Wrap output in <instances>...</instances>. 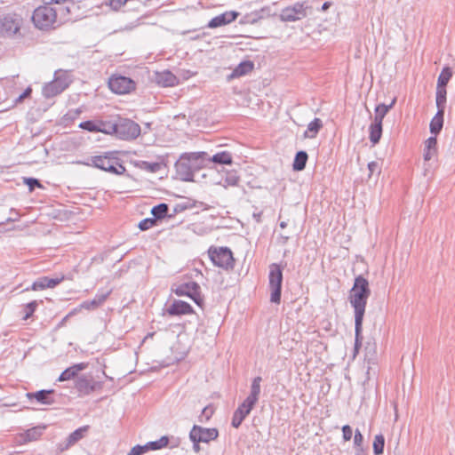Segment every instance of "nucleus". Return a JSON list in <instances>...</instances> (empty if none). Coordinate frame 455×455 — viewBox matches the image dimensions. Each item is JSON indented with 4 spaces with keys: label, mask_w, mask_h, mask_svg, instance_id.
I'll list each match as a JSON object with an SVG mask.
<instances>
[{
    "label": "nucleus",
    "mask_w": 455,
    "mask_h": 455,
    "mask_svg": "<svg viewBox=\"0 0 455 455\" xmlns=\"http://www.w3.org/2000/svg\"><path fill=\"white\" fill-rule=\"evenodd\" d=\"M371 295L369 282L363 275L355 278L354 285L349 291L348 299L355 312V354L363 343V322L367 300Z\"/></svg>",
    "instance_id": "nucleus-1"
},
{
    "label": "nucleus",
    "mask_w": 455,
    "mask_h": 455,
    "mask_svg": "<svg viewBox=\"0 0 455 455\" xmlns=\"http://www.w3.org/2000/svg\"><path fill=\"white\" fill-rule=\"evenodd\" d=\"M207 152L183 153L175 163L177 175L183 181H194L195 172L206 166Z\"/></svg>",
    "instance_id": "nucleus-2"
},
{
    "label": "nucleus",
    "mask_w": 455,
    "mask_h": 455,
    "mask_svg": "<svg viewBox=\"0 0 455 455\" xmlns=\"http://www.w3.org/2000/svg\"><path fill=\"white\" fill-rule=\"evenodd\" d=\"M86 166H92L115 175H122L126 172L125 167L116 156V152L108 151L103 155L91 156L86 162H79Z\"/></svg>",
    "instance_id": "nucleus-3"
},
{
    "label": "nucleus",
    "mask_w": 455,
    "mask_h": 455,
    "mask_svg": "<svg viewBox=\"0 0 455 455\" xmlns=\"http://www.w3.org/2000/svg\"><path fill=\"white\" fill-rule=\"evenodd\" d=\"M34 25L42 30L53 28L57 22V12L53 6L43 4L35 9L32 15Z\"/></svg>",
    "instance_id": "nucleus-4"
},
{
    "label": "nucleus",
    "mask_w": 455,
    "mask_h": 455,
    "mask_svg": "<svg viewBox=\"0 0 455 455\" xmlns=\"http://www.w3.org/2000/svg\"><path fill=\"white\" fill-rule=\"evenodd\" d=\"M23 19L20 15L10 12L0 15V37L13 38L20 34Z\"/></svg>",
    "instance_id": "nucleus-5"
},
{
    "label": "nucleus",
    "mask_w": 455,
    "mask_h": 455,
    "mask_svg": "<svg viewBox=\"0 0 455 455\" xmlns=\"http://www.w3.org/2000/svg\"><path fill=\"white\" fill-rule=\"evenodd\" d=\"M283 269L279 264L272 263L269 266L268 285L270 289V301L279 304L282 295Z\"/></svg>",
    "instance_id": "nucleus-6"
},
{
    "label": "nucleus",
    "mask_w": 455,
    "mask_h": 455,
    "mask_svg": "<svg viewBox=\"0 0 455 455\" xmlns=\"http://www.w3.org/2000/svg\"><path fill=\"white\" fill-rule=\"evenodd\" d=\"M209 257L212 263L225 270H232L235 267L233 252L228 247H210Z\"/></svg>",
    "instance_id": "nucleus-7"
},
{
    "label": "nucleus",
    "mask_w": 455,
    "mask_h": 455,
    "mask_svg": "<svg viewBox=\"0 0 455 455\" xmlns=\"http://www.w3.org/2000/svg\"><path fill=\"white\" fill-rule=\"evenodd\" d=\"M140 126L131 119L119 117L116 121V137L120 140H135L140 136Z\"/></svg>",
    "instance_id": "nucleus-8"
},
{
    "label": "nucleus",
    "mask_w": 455,
    "mask_h": 455,
    "mask_svg": "<svg viewBox=\"0 0 455 455\" xmlns=\"http://www.w3.org/2000/svg\"><path fill=\"white\" fill-rule=\"evenodd\" d=\"M177 296H187L190 298L198 307H203L204 297L201 294V287L195 281L180 283L172 288Z\"/></svg>",
    "instance_id": "nucleus-9"
},
{
    "label": "nucleus",
    "mask_w": 455,
    "mask_h": 455,
    "mask_svg": "<svg viewBox=\"0 0 455 455\" xmlns=\"http://www.w3.org/2000/svg\"><path fill=\"white\" fill-rule=\"evenodd\" d=\"M310 6L307 1L297 2L293 5L282 9L279 15L280 20L284 22H294L307 16V10Z\"/></svg>",
    "instance_id": "nucleus-10"
},
{
    "label": "nucleus",
    "mask_w": 455,
    "mask_h": 455,
    "mask_svg": "<svg viewBox=\"0 0 455 455\" xmlns=\"http://www.w3.org/2000/svg\"><path fill=\"white\" fill-rule=\"evenodd\" d=\"M108 87L116 94H125L135 89V82L124 76L113 75L108 79Z\"/></svg>",
    "instance_id": "nucleus-11"
},
{
    "label": "nucleus",
    "mask_w": 455,
    "mask_h": 455,
    "mask_svg": "<svg viewBox=\"0 0 455 455\" xmlns=\"http://www.w3.org/2000/svg\"><path fill=\"white\" fill-rule=\"evenodd\" d=\"M75 387L81 394L89 395L100 389L102 383L95 381L92 376L82 375L76 379Z\"/></svg>",
    "instance_id": "nucleus-12"
},
{
    "label": "nucleus",
    "mask_w": 455,
    "mask_h": 455,
    "mask_svg": "<svg viewBox=\"0 0 455 455\" xmlns=\"http://www.w3.org/2000/svg\"><path fill=\"white\" fill-rule=\"evenodd\" d=\"M189 433L191 435L197 438V442L201 443H209L210 441L217 439L219 436L217 428H205L197 425H194Z\"/></svg>",
    "instance_id": "nucleus-13"
},
{
    "label": "nucleus",
    "mask_w": 455,
    "mask_h": 455,
    "mask_svg": "<svg viewBox=\"0 0 455 455\" xmlns=\"http://www.w3.org/2000/svg\"><path fill=\"white\" fill-rule=\"evenodd\" d=\"M88 429L89 426H84L73 431L71 434L68 435V436L66 438L64 442L60 443L58 444V451L60 452H63L68 450L71 446L76 444L77 442H79L85 436V434L87 433Z\"/></svg>",
    "instance_id": "nucleus-14"
},
{
    "label": "nucleus",
    "mask_w": 455,
    "mask_h": 455,
    "mask_svg": "<svg viewBox=\"0 0 455 455\" xmlns=\"http://www.w3.org/2000/svg\"><path fill=\"white\" fill-rule=\"evenodd\" d=\"M238 16H239V12L236 11L225 12L212 18L209 21L207 27L210 28H215L228 25V24L231 23L232 21L235 20Z\"/></svg>",
    "instance_id": "nucleus-15"
},
{
    "label": "nucleus",
    "mask_w": 455,
    "mask_h": 455,
    "mask_svg": "<svg viewBox=\"0 0 455 455\" xmlns=\"http://www.w3.org/2000/svg\"><path fill=\"white\" fill-rule=\"evenodd\" d=\"M53 394V389H42L36 392L27 393L26 395L29 400L36 399L40 404L52 405L55 403L52 396Z\"/></svg>",
    "instance_id": "nucleus-16"
},
{
    "label": "nucleus",
    "mask_w": 455,
    "mask_h": 455,
    "mask_svg": "<svg viewBox=\"0 0 455 455\" xmlns=\"http://www.w3.org/2000/svg\"><path fill=\"white\" fill-rule=\"evenodd\" d=\"M63 280V276L60 278H50L48 276H43L36 279L31 285L30 288H27L26 291H39L46 288H54Z\"/></svg>",
    "instance_id": "nucleus-17"
},
{
    "label": "nucleus",
    "mask_w": 455,
    "mask_h": 455,
    "mask_svg": "<svg viewBox=\"0 0 455 455\" xmlns=\"http://www.w3.org/2000/svg\"><path fill=\"white\" fill-rule=\"evenodd\" d=\"M194 312L192 306L183 300H174L168 307L167 313L170 315H188Z\"/></svg>",
    "instance_id": "nucleus-18"
},
{
    "label": "nucleus",
    "mask_w": 455,
    "mask_h": 455,
    "mask_svg": "<svg viewBox=\"0 0 455 455\" xmlns=\"http://www.w3.org/2000/svg\"><path fill=\"white\" fill-rule=\"evenodd\" d=\"M110 292L111 291H98L92 299L84 301L80 304L79 307L87 310H94L105 302Z\"/></svg>",
    "instance_id": "nucleus-19"
},
{
    "label": "nucleus",
    "mask_w": 455,
    "mask_h": 455,
    "mask_svg": "<svg viewBox=\"0 0 455 455\" xmlns=\"http://www.w3.org/2000/svg\"><path fill=\"white\" fill-rule=\"evenodd\" d=\"M87 366L88 363H79L73 364L61 372L58 378V381L62 382L75 379L78 375V372L85 370Z\"/></svg>",
    "instance_id": "nucleus-20"
},
{
    "label": "nucleus",
    "mask_w": 455,
    "mask_h": 455,
    "mask_svg": "<svg viewBox=\"0 0 455 455\" xmlns=\"http://www.w3.org/2000/svg\"><path fill=\"white\" fill-rule=\"evenodd\" d=\"M156 81L158 84L164 87H172L179 84L177 76L169 70L157 72L156 74Z\"/></svg>",
    "instance_id": "nucleus-21"
},
{
    "label": "nucleus",
    "mask_w": 455,
    "mask_h": 455,
    "mask_svg": "<svg viewBox=\"0 0 455 455\" xmlns=\"http://www.w3.org/2000/svg\"><path fill=\"white\" fill-rule=\"evenodd\" d=\"M214 163L216 164H227L230 165L233 163V156L229 151H220L210 156L207 153L206 164Z\"/></svg>",
    "instance_id": "nucleus-22"
},
{
    "label": "nucleus",
    "mask_w": 455,
    "mask_h": 455,
    "mask_svg": "<svg viewBox=\"0 0 455 455\" xmlns=\"http://www.w3.org/2000/svg\"><path fill=\"white\" fill-rule=\"evenodd\" d=\"M240 177L237 174L236 171L231 170L224 172V175L221 176L220 180L216 181L215 183L224 188H228L237 186Z\"/></svg>",
    "instance_id": "nucleus-23"
},
{
    "label": "nucleus",
    "mask_w": 455,
    "mask_h": 455,
    "mask_svg": "<svg viewBox=\"0 0 455 455\" xmlns=\"http://www.w3.org/2000/svg\"><path fill=\"white\" fill-rule=\"evenodd\" d=\"M396 102V98L395 97L390 104L386 105L384 103H379L375 107V116L373 118L374 123L382 124L383 119L385 116L387 114V112L394 108L395 104Z\"/></svg>",
    "instance_id": "nucleus-24"
},
{
    "label": "nucleus",
    "mask_w": 455,
    "mask_h": 455,
    "mask_svg": "<svg viewBox=\"0 0 455 455\" xmlns=\"http://www.w3.org/2000/svg\"><path fill=\"white\" fill-rule=\"evenodd\" d=\"M443 109H437L435 116L432 118L429 128L430 132L434 135H437L443 129Z\"/></svg>",
    "instance_id": "nucleus-25"
},
{
    "label": "nucleus",
    "mask_w": 455,
    "mask_h": 455,
    "mask_svg": "<svg viewBox=\"0 0 455 455\" xmlns=\"http://www.w3.org/2000/svg\"><path fill=\"white\" fill-rule=\"evenodd\" d=\"M254 68V64L251 60H244L239 63L235 68L232 71L230 77H240L243 76H245L249 74L251 71H252Z\"/></svg>",
    "instance_id": "nucleus-26"
},
{
    "label": "nucleus",
    "mask_w": 455,
    "mask_h": 455,
    "mask_svg": "<svg viewBox=\"0 0 455 455\" xmlns=\"http://www.w3.org/2000/svg\"><path fill=\"white\" fill-rule=\"evenodd\" d=\"M261 377L258 376V377H255L253 379H252V382H251V390H250V394L249 395L245 398L246 400H248L249 402L256 404L258 400H259V394H260V383H261Z\"/></svg>",
    "instance_id": "nucleus-27"
},
{
    "label": "nucleus",
    "mask_w": 455,
    "mask_h": 455,
    "mask_svg": "<svg viewBox=\"0 0 455 455\" xmlns=\"http://www.w3.org/2000/svg\"><path fill=\"white\" fill-rule=\"evenodd\" d=\"M64 91L63 87L58 84L54 80L43 87V94L45 98H52Z\"/></svg>",
    "instance_id": "nucleus-28"
},
{
    "label": "nucleus",
    "mask_w": 455,
    "mask_h": 455,
    "mask_svg": "<svg viewBox=\"0 0 455 455\" xmlns=\"http://www.w3.org/2000/svg\"><path fill=\"white\" fill-rule=\"evenodd\" d=\"M308 159L307 153L304 150L298 151L295 155L292 169L297 172L303 171Z\"/></svg>",
    "instance_id": "nucleus-29"
},
{
    "label": "nucleus",
    "mask_w": 455,
    "mask_h": 455,
    "mask_svg": "<svg viewBox=\"0 0 455 455\" xmlns=\"http://www.w3.org/2000/svg\"><path fill=\"white\" fill-rule=\"evenodd\" d=\"M322 127H323L322 120L317 117L314 118V120L308 124L307 128L304 132V137L310 138V139L315 138Z\"/></svg>",
    "instance_id": "nucleus-30"
},
{
    "label": "nucleus",
    "mask_w": 455,
    "mask_h": 455,
    "mask_svg": "<svg viewBox=\"0 0 455 455\" xmlns=\"http://www.w3.org/2000/svg\"><path fill=\"white\" fill-rule=\"evenodd\" d=\"M370 132V141L372 145H376L379 142L382 136V124L372 122L369 127Z\"/></svg>",
    "instance_id": "nucleus-31"
},
{
    "label": "nucleus",
    "mask_w": 455,
    "mask_h": 455,
    "mask_svg": "<svg viewBox=\"0 0 455 455\" xmlns=\"http://www.w3.org/2000/svg\"><path fill=\"white\" fill-rule=\"evenodd\" d=\"M67 5L53 6L57 12V22L62 23L68 20V14L70 12V5L74 6L73 2H68Z\"/></svg>",
    "instance_id": "nucleus-32"
},
{
    "label": "nucleus",
    "mask_w": 455,
    "mask_h": 455,
    "mask_svg": "<svg viewBox=\"0 0 455 455\" xmlns=\"http://www.w3.org/2000/svg\"><path fill=\"white\" fill-rule=\"evenodd\" d=\"M67 5L53 6L57 12V22L62 23L68 20V14L70 12V5L74 6L73 2H68Z\"/></svg>",
    "instance_id": "nucleus-33"
},
{
    "label": "nucleus",
    "mask_w": 455,
    "mask_h": 455,
    "mask_svg": "<svg viewBox=\"0 0 455 455\" xmlns=\"http://www.w3.org/2000/svg\"><path fill=\"white\" fill-rule=\"evenodd\" d=\"M135 166L148 172H157L161 170L162 164L157 162L137 161Z\"/></svg>",
    "instance_id": "nucleus-34"
},
{
    "label": "nucleus",
    "mask_w": 455,
    "mask_h": 455,
    "mask_svg": "<svg viewBox=\"0 0 455 455\" xmlns=\"http://www.w3.org/2000/svg\"><path fill=\"white\" fill-rule=\"evenodd\" d=\"M168 204L164 203H161L157 205H155L151 209V214L156 220L164 219L168 213Z\"/></svg>",
    "instance_id": "nucleus-35"
},
{
    "label": "nucleus",
    "mask_w": 455,
    "mask_h": 455,
    "mask_svg": "<svg viewBox=\"0 0 455 455\" xmlns=\"http://www.w3.org/2000/svg\"><path fill=\"white\" fill-rule=\"evenodd\" d=\"M170 443V438L166 435L162 436L156 441H151L147 443L148 451H156L162 448L167 447Z\"/></svg>",
    "instance_id": "nucleus-36"
},
{
    "label": "nucleus",
    "mask_w": 455,
    "mask_h": 455,
    "mask_svg": "<svg viewBox=\"0 0 455 455\" xmlns=\"http://www.w3.org/2000/svg\"><path fill=\"white\" fill-rule=\"evenodd\" d=\"M452 76V70L450 67H444L437 79V84L436 86L441 87H446L447 84L451 80Z\"/></svg>",
    "instance_id": "nucleus-37"
},
{
    "label": "nucleus",
    "mask_w": 455,
    "mask_h": 455,
    "mask_svg": "<svg viewBox=\"0 0 455 455\" xmlns=\"http://www.w3.org/2000/svg\"><path fill=\"white\" fill-rule=\"evenodd\" d=\"M446 87H439L436 86V92H435V104L437 107V109H445V103H446Z\"/></svg>",
    "instance_id": "nucleus-38"
},
{
    "label": "nucleus",
    "mask_w": 455,
    "mask_h": 455,
    "mask_svg": "<svg viewBox=\"0 0 455 455\" xmlns=\"http://www.w3.org/2000/svg\"><path fill=\"white\" fill-rule=\"evenodd\" d=\"M255 405L256 404L245 399L235 411V413H236L238 416L242 417L244 419L251 413V410L254 408Z\"/></svg>",
    "instance_id": "nucleus-39"
},
{
    "label": "nucleus",
    "mask_w": 455,
    "mask_h": 455,
    "mask_svg": "<svg viewBox=\"0 0 455 455\" xmlns=\"http://www.w3.org/2000/svg\"><path fill=\"white\" fill-rule=\"evenodd\" d=\"M45 427H35L28 429L24 434V439L26 442H32L37 440L43 434Z\"/></svg>",
    "instance_id": "nucleus-40"
},
{
    "label": "nucleus",
    "mask_w": 455,
    "mask_h": 455,
    "mask_svg": "<svg viewBox=\"0 0 455 455\" xmlns=\"http://www.w3.org/2000/svg\"><path fill=\"white\" fill-rule=\"evenodd\" d=\"M372 446L373 453L375 455H381L384 452L385 446L384 435L381 434L375 435Z\"/></svg>",
    "instance_id": "nucleus-41"
},
{
    "label": "nucleus",
    "mask_w": 455,
    "mask_h": 455,
    "mask_svg": "<svg viewBox=\"0 0 455 455\" xmlns=\"http://www.w3.org/2000/svg\"><path fill=\"white\" fill-rule=\"evenodd\" d=\"M39 303H43V300H40L39 302L37 300H32L24 306L23 320H28V318H30L33 315V314L36 310Z\"/></svg>",
    "instance_id": "nucleus-42"
},
{
    "label": "nucleus",
    "mask_w": 455,
    "mask_h": 455,
    "mask_svg": "<svg viewBox=\"0 0 455 455\" xmlns=\"http://www.w3.org/2000/svg\"><path fill=\"white\" fill-rule=\"evenodd\" d=\"M53 80L58 83V84L62 86L64 90L68 87L70 83L68 74L66 72H62L61 70L55 72Z\"/></svg>",
    "instance_id": "nucleus-43"
},
{
    "label": "nucleus",
    "mask_w": 455,
    "mask_h": 455,
    "mask_svg": "<svg viewBox=\"0 0 455 455\" xmlns=\"http://www.w3.org/2000/svg\"><path fill=\"white\" fill-rule=\"evenodd\" d=\"M99 127L100 128L99 132H103L106 134H116V122H103L99 121Z\"/></svg>",
    "instance_id": "nucleus-44"
},
{
    "label": "nucleus",
    "mask_w": 455,
    "mask_h": 455,
    "mask_svg": "<svg viewBox=\"0 0 455 455\" xmlns=\"http://www.w3.org/2000/svg\"><path fill=\"white\" fill-rule=\"evenodd\" d=\"M79 127L90 132H99L100 130V128L99 127V122L92 120H87L80 123Z\"/></svg>",
    "instance_id": "nucleus-45"
},
{
    "label": "nucleus",
    "mask_w": 455,
    "mask_h": 455,
    "mask_svg": "<svg viewBox=\"0 0 455 455\" xmlns=\"http://www.w3.org/2000/svg\"><path fill=\"white\" fill-rule=\"evenodd\" d=\"M213 413H214V407L212 404L205 406L202 410V413L199 416V421L200 422L208 421L212 417Z\"/></svg>",
    "instance_id": "nucleus-46"
},
{
    "label": "nucleus",
    "mask_w": 455,
    "mask_h": 455,
    "mask_svg": "<svg viewBox=\"0 0 455 455\" xmlns=\"http://www.w3.org/2000/svg\"><path fill=\"white\" fill-rule=\"evenodd\" d=\"M156 224V220L154 218H146L139 222L138 228L141 231H146L154 227Z\"/></svg>",
    "instance_id": "nucleus-47"
},
{
    "label": "nucleus",
    "mask_w": 455,
    "mask_h": 455,
    "mask_svg": "<svg viewBox=\"0 0 455 455\" xmlns=\"http://www.w3.org/2000/svg\"><path fill=\"white\" fill-rule=\"evenodd\" d=\"M365 358L368 359V361H374L376 359V345L367 343L365 347Z\"/></svg>",
    "instance_id": "nucleus-48"
},
{
    "label": "nucleus",
    "mask_w": 455,
    "mask_h": 455,
    "mask_svg": "<svg viewBox=\"0 0 455 455\" xmlns=\"http://www.w3.org/2000/svg\"><path fill=\"white\" fill-rule=\"evenodd\" d=\"M24 183L28 187L30 192L36 188H42L39 180L36 178H24Z\"/></svg>",
    "instance_id": "nucleus-49"
},
{
    "label": "nucleus",
    "mask_w": 455,
    "mask_h": 455,
    "mask_svg": "<svg viewBox=\"0 0 455 455\" xmlns=\"http://www.w3.org/2000/svg\"><path fill=\"white\" fill-rule=\"evenodd\" d=\"M363 435H362L360 430L357 428L355 431L354 445L356 449H361V448H363Z\"/></svg>",
    "instance_id": "nucleus-50"
},
{
    "label": "nucleus",
    "mask_w": 455,
    "mask_h": 455,
    "mask_svg": "<svg viewBox=\"0 0 455 455\" xmlns=\"http://www.w3.org/2000/svg\"><path fill=\"white\" fill-rule=\"evenodd\" d=\"M148 451L147 448V444L145 445H136L132 448L128 455H142L145 452Z\"/></svg>",
    "instance_id": "nucleus-51"
},
{
    "label": "nucleus",
    "mask_w": 455,
    "mask_h": 455,
    "mask_svg": "<svg viewBox=\"0 0 455 455\" xmlns=\"http://www.w3.org/2000/svg\"><path fill=\"white\" fill-rule=\"evenodd\" d=\"M368 170H369V178L371 177V175H373V173L377 172V174L379 175L380 173V168H379V163L376 162V161H371L368 164Z\"/></svg>",
    "instance_id": "nucleus-52"
},
{
    "label": "nucleus",
    "mask_w": 455,
    "mask_h": 455,
    "mask_svg": "<svg viewBox=\"0 0 455 455\" xmlns=\"http://www.w3.org/2000/svg\"><path fill=\"white\" fill-rule=\"evenodd\" d=\"M194 204H191L190 203H181V204H177L174 208H173V212L174 213H180L187 209H191L193 208Z\"/></svg>",
    "instance_id": "nucleus-53"
},
{
    "label": "nucleus",
    "mask_w": 455,
    "mask_h": 455,
    "mask_svg": "<svg viewBox=\"0 0 455 455\" xmlns=\"http://www.w3.org/2000/svg\"><path fill=\"white\" fill-rule=\"evenodd\" d=\"M353 435L352 427L349 425L342 427V436L345 441H350Z\"/></svg>",
    "instance_id": "nucleus-54"
},
{
    "label": "nucleus",
    "mask_w": 455,
    "mask_h": 455,
    "mask_svg": "<svg viewBox=\"0 0 455 455\" xmlns=\"http://www.w3.org/2000/svg\"><path fill=\"white\" fill-rule=\"evenodd\" d=\"M437 140L435 137H429L425 142V148L436 150Z\"/></svg>",
    "instance_id": "nucleus-55"
},
{
    "label": "nucleus",
    "mask_w": 455,
    "mask_h": 455,
    "mask_svg": "<svg viewBox=\"0 0 455 455\" xmlns=\"http://www.w3.org/2000/svg\"><path fill=\"white\" fill-rule=\"evenodd\" d=\"M243 421V419L234 412L233 417H232V421H231L232 427L235 428H238L241 426Z\"/></svg>",
    "instance_id": "nucleus-56"
},
{
    "label": "nucleus",
    "mask_w": 455,
    "mask_h": 455,
    "mask_svg": "<svg viewBox=\"0 0 455 455\" xmlns=\"http://www.w3.org/2000/svg\"><path fill=\"white\" fill-rule=\"evenodd\" d=\"M43 4H48L51 6H60L61 4H65L68 2V0H42Z\"/></svg>",
    "instance_id": "nucleus-57"
},
{
    "label": "nucleus",
    "mask_w": 455,
    "mask_h": 455,
    "mask_svg": "<svg viewBox=\"0 0 455 455\" xmlns=\"http://www.w3.org/2000/svg\"><path fill=\"white\" fill-rule=\"evenodd\" d=\"M435 154H436V150L425 148L424 149V160L425 161L431 160Z\"/></svg>",
    "instance_id": "nucleus-58"
},
{
    "label": "nucleus",
    "mask_w": 455,
    "mask_h": 455,
    "mask_svg": "<svg viewBox=\"0 0 455 455\" xmlns=\"http://www.w3.org/2000/svg\"><path fill=\"white\" fill-rule=\"evenodd\" d=\"M189 439H190V440H191V442L193 443V450H194V451H195V452H196V453H197V452H199V451H200V450H201L199 443H200L201 442H197V441H196V439H197V438H196V437H195V436H193V435H191V434H190V433H189Z\"/></svg>",
    "instance_id": "nucleus-59"
},
{
    "label": "nucleus",
    "mask_w": 455,
    "mask_h": 455,
    "mask_svg": "<svg viewBox=\"0 0 455 455\" xmlns=\"http://www.w3.org/2000/svg\"><path fill=\"white\" fill-rule=\"evenodd\" d=\"M32 92L31 88H27L16 100L17 102H20L23 100V99L29 97Z\"/></svg>",
    "instance_id": "nucleus-60"
},
{
    "label": "nucleus",
    "mask_w": 455,
    "mask_h": 455,
    "mask_svg": "<svg viewBox=\"0 0 455 455\" xmlns=\"http://www.w3.org/2000/svg\"><path fill=\"white\" fill-rule=\"evenodd\" d=\"M255 21H256V19L249 20V17L245 16L243 20H240V23L241 24H245V23H248V22L254 23Z\"/></svg>",
    "instance_id": "nucleus-61"
},
{
    "label": "nucleus",
    "mask_w": 455,
    "mask_h": 455,
    "mask_svg": "<svg viewBox=\"0 0 455 455\" xmlns=\"http://www.w3.org/2000/svg\"><path fill=\"white\" fill-rule=\"evenodd\" d=\"M19 218V214L17 212H15V217L14 216H12L10 218H7L6 219V222H13V221H16Z\"/></svg>",
    "instance_id": "nucleus-62"
},
{
    "label": "nucleus",
    "mask_w": 455,
    "mask_h": 455,
    "mask_svg": "<svg viewBox=\"0 0 455 455\" xmlns=\"http://www.w3.org/2000/svg\"><path fill=\"white\" fill-rule=\"evenodd\" d=\"M330 6H331V3L330 2H324L323 4V5H322L321 10L322 11H326V10H328L330 8Z\"/></svg>",
    "instance_id": "nucleus-63"
},
{
    "label": "nucleus",
    "mask_w": 455,
    "mask_h": 455,
    "mask_svg": "<svg viewBox=\"0 0 455 455\" xmlns=\"http://www.w3.org/2000/svg\"><path fill=\"white\" fill-rule=\"evenodd\" d=\"M356 455H366V454L363 452V448H361V449H356Z\"/></svg>",
    "instance_id": "nucleus-64"
}]
</instances>
